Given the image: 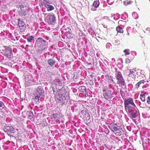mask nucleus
Listing matches in <instances>:
<instances>
[{
    "label": "nucleus",
    "mask_w": 150,
    "mask_h": 150,
    "mask_svg": "<svg viewBox=\"0 0 150 150\" xmlns=\"http://www.w3.org/2000/svg\"><path fill=\"white\" fill-rule=\"evenodd\" d=\"M1 53L8 58H11L13 57L12 49L10 47H5V49L1 50Z\"/></svg>",
    "instance_id": "obj_3"
},
{
    "label": "nucleus",
    "mask_w": 150,
    "mask_h": 150,
    "mask_svg": "<svg viewBox=\"0 0 150 150\" xmlns=\"http://www.w3.org/2000/svg\"><path fill=\"white\" fill-rule=\"evenodd\" d=\"M44 91L42 87L41 86H39L36 89V91L35 92V93L41 96V95L43 93Z\"/></svg>",
    "instance_id": "obj_8"
},
{
    "label": "nucleus",
    "mask_w": 150,
    "mask_h": 150,
    "mask_svg": "<svg viewBox=\"0 0 150 150\" xmlns=\"http://www.w3.org/2000/svg\"><path fill=\"white\" fill-rule=\"evenodd\" d=\"M28 112L29 114L28 116L30 120H33L34 119V117L33 112L30 111H29Z\"/></svg>",
    "instance_id": "obj_19"
},
{
    "label": "nucleus",
    "mask_w": 150,
    "mask_h": 150,
    "mask_svg": "<svg viewBox=\"0 0 150 150\" xmlns=\"http://www.w3.org/2000/svg\"><path fill=\"white\" fill-rule=\"evenodd\" d=\"M130 73L128 74V76L129 77H133L134 76V72L131 70H130Z\"/></svg>",
    "instance_id": "obj_28"
},
{
    "label": "nucleus",
    "mask_w": 150,
    "mask_h": 150,
    "mask_svg": "<svg viewBox=\"0 0 150 150\" xmlns=\"http://www.w3.org/2000/svg\"><path fill=\"white\" fill-rule=\"evenodd\" d=\"M65 94V91L63 89H61L59 90V94L60 96H63L64 97V94Z\"/></svg>",
    "instance_id": "obj_16"
},
{
    "label": "nucleus",
    "mask_w": 150,
    "mask_h": 150,
    "mask_svg": "<svg viewBox=\"0 0 150 150\" xmlns=\"http://www.w3.org/2000/svg\"><path fill=\"white\" fill-rule=\"evenodd\" d=\"M119 127V126L117 125L116 124L113 123L110 124L108 126L109 128L113 132H115V130H116Z\"/></svg>",
    "instance_id": "obj_7"
},
{
    "label": "nucleus",
    "mask_w": 150,
    "mask_h": 150,
    "mask_svg": "<svg viewBox=\"0 0 150 150\" xmlns=\"http://www.w3.org/2000/svg\"><path fill=\"white\" fill-rule=\"evenodd\" d=\"M125 107H129L133 106L135 107L136 105L133 101L132 98H129L128 99L125 98L124 100Z\"/></svg>",
    "instance_id": "obj_4"
},
{
    "label": "nucleus",
    "mask_w": 150,
    "mask_h": 150,
    "mask_svg": "<svg viewBox=\"0 0 150 150\" xmlns=\"http://www.w3.org/2000/svg\"><path fill=\"white\" fill-rule=\"evenodd\" d=\"M4 131L6 132H13L14 129L12 126H5Z\"/></svg>",
    "instance_id": "obj_10"
},
{
    "label": "nucleus",
    "mask_w": 150,
    "mask_h": 150,
    "mask_svg": "<svg viewBox=\"0 0 150 150\" xmlns=\"http://www.w3.org/2000/svg\"><path fill=\"white\" fill-rule=\"evenodd\" d=\"M129 114H130L132 116V117L133 118H135L137 117V115L136 113L132 111L131 112H130Z\"/></svg>",
    "instance_id": "obj_29"
},
{
    "label": "nucleus",
    "mask_w": 150,
    "mask_h": 150,
    "mask_svg": "<svg viewBox=\"0 0 150 150\" xmlns=\"http://www.w3.org/2000/svg\"><path fill=\"white\" fill-rule=\"evenodd\" d=\"M145 94H141L140 95V98L142 101L144 102L145 101Z\"/></svg>",
    "instance_id": "obj_25"
},
{
    "label": "nucleus",
    "mask_w": 150,
    "mask_h": 150,
    "mask_svg": "<svg viewBox=\"0 0 150 150\" xmlns=\"http://www.w3.org/2000/svg\"><path fill=\"white\" fill-rule=\"evenodd\" d=\"M27 13L25 10H21L20 12L19 11L20 14L21 16H25L27 15Z\"/></svg>",
    "instance_id": "obj_21"
},
{
    "label": "nucleus",
    "mask_w": 150,
    "mask_h": 150,
    "mask_svg": "<svg viewBox=\"0 0 150 150\" xmlns=\"http://www.w3.org/2000/svg\"><path fill=\"white\" fill-rule=\"evenodd\" d=\"M100 3L99 1H95L93 4V6L95 8H97L99 5Z\"/></svg>",
    "instance_id": "obj_24"
},
{
    "label": "nucleus",
    "mask_w": 150,
    "mask_h": 150,
    "mask_svg": "<svg viewBox=\"0 0 150 150\" xmlns=\"http://www.w3.org/2000/svg\"><path fill=\"white\" fill-rule=\"evenodd\" d=\"M126 63H129L130 62V59L128 58H127L125 60Z\"/></svg>",
    "instance_id": "obj_35"
},
{
    "label": "nucleus",
    "mask_w": 150,
    "mask_h": 150,
    "mask_svg": "<svg viewBox=\"0 0 150 150\" xmlns=\"http://www.w3.org/2000/svg\"><path fill=\"white\" fill-rule=\"evenodd\" d=\"M147 102L148 104H150V96H149L147 98Z\"/></svg>",
    "instance_id": "obj_36"
},
{
    "label": "nucleus",
    "mask_w": 150,
    "mask_h": 150,
    "mask_svg": "<svg viewBox=\"0 0 150 150\" xmlns=\"http://www.w3.org/2000/svg\"><path fill=\"white\" fill-rule=\"evenodd\" d=\"M103 93L104 98L108 100L112 98L113 96L110 90L106 86L104 87L103 88Z\"/></svg>",
    "instance_id": "obj_2"
},
{
    "label": "nucleus",
    "mask_w": 150,
    "mask_h": 150,
    "mask_svg": "<svg viewBox=\"0 0 150 150\" xmlns=\"http://www.w3.org/2000/svg\"><path fill=\"white\" fill-rule=\"evenodd\" d=\"M45 6L47 9H54V7L52 6L46 5Z\"/></svg>",
    "instance_id": "obj_30"
},
{
    "label": "nucleus",
    "mask_w": 150,
    "mask_h": 150,
    "mask_svg": "<svg viewBox=\"0 0 150 150\" xmlns=\"http://www.w3.org/2000/svg\"><path fill=\"white\" fill-rule=\"evenodd\" d=\"M47 20L49 23L54 25L56 21L55 17L53 14H49L47 17Z\"/></svg>",
    "instance_id": "obj_5"
},
{
    "label": "nucleus",
    "mask_w": 150,
    "mask_h": 150,
    "mask_svg": "<svg viewBox=\"0 0 150 150\" xmlns=\"http://www.w3.org/2000/svg\"><path fill=\"white\" fill-rule=\"evenodd\" d=\"M116 30L117 33H123L124 31L123 30L122 28L120 26H117L116 27Z\"/></svg>",
    "instance_id": "obj_17"
},
{
    "label": "nucleus",
    "mask_w": 150,
    "mask_h": 150,
    "mask_svg": "<svg viewBox=\"0 0 150 150\" xmlns=\"http://www.w3.org/2000/svg\"><path fill=\"white\" fill-rule=\"evenodd\" d=\"M66 30H67V34L68 33L70 35H72V34L71 33V29L69 28L68 27L67 28H66Z\"/></svg>",
    "instance_id": "obj_31"
},
{
    "label": "nucleus",
    "mask_w": 150,
    "mask_h": 150,
    "mask_svg": "<svg viewBox=\"0 0 150 150\" xmlns=\"http://www.w3.org/2000/svg\"><path fill=\"white\" fill-rule=\"evenodd\" d=\"M133 1H128L127 0L125 1H124V4L125 6H127L129 4H131L132 3Z\"/></svg>",
    "instance_id": "obj_20"
},
{
    "label": "nucleus",
    "mask_w": 150,
    "mask_h": 150,
    "mask_svg": "<svg viewBox=\"0 0 150 150\" xmlns=\"http://www.w3.org/2000/svg\"><path fill=\"white\" fill-rule=\"evenodd\" d=\"M117 80L118 79H121L123 78V77H122V76L121 74V73L120 71L117 72Z\"/></svg>",
    "instance_id": "obj_26"
},
{
    "label": "nucleus",
    "mask_w": 150,
    "mask_h": 150,
    "mask_svg": "<svg viewBox=\"0 0 150 150\" xmlns=\"http://www.w3.org/2000/svg\"><path fill=\"white\" fill-rule=\"evenodd\" d=\"M18 23L20 31L21 32L24 31L26 29V27L24 22L20 19H18Z\"/></svg>",
    "instance_id": "obj_6"
},
{
    "label": "nucleus",
    "mask_w": 150,
    "mask_h": 150,
    "mask_svg": "<svg viewBox=\"0 0 150 150\" xmlns=\"http://www.w3.org/2000/svg\"><path fill=\"white\" fill-rule=\"evenodd\" d=\"M0 107L3 109L5 107L4 103L1 101H0Z\"/></svg>",
    "instance_id": "obj_33"
},
{
    "label": "nucleus",
    "mask_w": 150,
    "mask_h": 150,
    "mask_svg": "<svg viewBox=\"0 0 150 150\" xmlns=\"http://www.w3.org/2000/svg\"><path fill=\"white\" fill-rule=\"evenodd\" d=\"M34 37L32 35L28 37L27 40L28 42H31L34 39Z\"/></svg>",
    "instance_id": "obj_27"
},
{
    "label": "nucleus",
    "mask_w": 150,
    "mask_h": 150,
    "mask_svg": "<svg viewBox=\"0 0 150 150\" xmlns=\"http://www.w3.org/2000/svg\"><path fill=\"white\" fill-rule=\"evenodd\" d=\"M53 117L54 118V119L58 120V115L57 113L53 114Z\"/></svg>",
    "instance_id": "obj_32"
},
{
    "label": "nucleus",
    "mask_w": 150,
    "mask_h": 150,
    "mask_svg": "<svg viewBox=\"0 0 150 150\" xmlns=\"http://www.w3.org/2000/svg\"><path fill=\"white\" fill-rule=\"evenodd\" d=\"M35 97L34 98L36 102H39V98L41 96L39 95H38L35 93Z\"/></svg>",
    "instance_id": "obj_23"
},
{
    "label": "nucleus",
    "mask_w": 150,
    "mask_h": 150,
    "mask_svg": "<svg viewBox=\"0 0 150 150\" xmlns=\"http://www.w3.org/2000/svg\"><path fill=\"white\" fill-rule=\"evenodd\" d=\"M123 132V131L122 130L121 128H120V127H118V129L116 130H115V132H113L115 134L116 136H120Z\"/></svg>",
    "instance_id": "obj_9"
},
{
    "label": "nucleus",
    "mask_w": 150,
    "mask_h": 150,
    "mask_svg": "<svg viewBox=\"0 0 150 150\" xmlns=\"http://www.w3.org/2000/svg\"><path fill=\"white\" fill-rule=\"evenodd\" d=\"M150 1V0H149Z\"/></svg>",
    "instance_id": "obj_43"
},
{
    "label": "nucleus",
    "mask_w": 150,
    "mask_h": 150,
    "mask_svg": "<svg viewBox=\"0 0 150 150\" xmlns=\"http://www.w3.org/2000/svg\"><path fill=\"white\" fill-rule=\"evenodd\" d=\"M104 18L108 20V21L110 20V19L108 18V17L107 16H104Z\"/></svg>",
    "instance_id": "obj_37"
},
{
    "label": "nucleus",
    "mask_w": 150,
    "mask_h": 150,
    "mask_svg": "<svg viewBox=\"0 0 150 150\" xmlns=\"http://www.w3.org/2000/svg\"><path fill=\"white\" fill-rule=\"evenodd\" d=\"M23 7L22 5H20V7L21 9H22V7Z\"/></svg>",
    "instance_id": "obj_39"
},
{
    "label": "nucleus",
    "mask_w": 150,
    "mask_h": 150,
    "mask_svg": "<svg viewBox=\"0 0 150 150\" xmlns=\"http://www.w3.org/2000/svg\"><path fill=\"white\" fill-rule=\"evenodd\" d=\"M145 82V81H144V80H142L138 82L135 85V86L137 88H138L139 87L140 85L142 84H144V83Z\"/></svg>",
    "instance_id": "obj_15"
},
{
    "label": "nucleus",
    "mask_w": 150,
    "mask_h": 150,
    "mask_svg": "<svg viewBox=\"0 0 150 150\" xmlns=\"http://www.w3.org/2000/svg\"><path fill=\"white\" fill-rule=\"evenodd\" d=\"M81 113L82 114L83 117H88L89 115V113L86 110H82L81 112Z\"/></svg>",
    "instance_id": "obj_13"
},
{
    "label": "nucleus",
    "mask_w": 150,
    "mask_h": 150,
    "mask_svg": "<svg viewBox=\"0 0 150 150\" xmlns=\"http://www.w3.org/2000/svg\"><path fill=\"white\" fill-rule=\"evenodd\" d=\"M79 89L81 92L83 93H86V88L85 86H81L79 87Z\"/></svg>",
    "instance_id": "obj_14"
},
{
    "label": "nucleus",
    "mask_w": 150,
    "mask_h": 150,
    "mask_svg": "<svg viewBox=\"0 0 150 150\" xmlns=\"http://www.w3.org/2000/svg\"><path fill=\"white\" fill-rule=\"evenodd\" d=\"M84 94H85L84 96L85 97H86L88 96V94L87 92H86V93H85Z\"/></svg>",
    "instance_id": "obj_38"
},
{
    "label": "nucleus",
    "mask_w": 150,
    "mask_h": 150,
    "mask_svg": "<svg viewBox=\"0 0 150 150\" xmlns=\"http://www.w3.org/2000/svg\"><path fill=\"white\" fill-rule=\"evenodd\" d=\"M52 89H53V92H54L55 91L54 90V88H53V87L52 88Z\"/></svg>",
    "instance_id": "obj_40"
},
{
    "label": "nucleus",
    "mask_w": 150,
    "mask_h": 150,
    "mask_svg": "<svg viewBox=\"0 0 150 150\" xmlns=\"http://www.w3.org/2000/svg\"><path fill=\"white\" fill-rule=\"evenodd\" d=\"M47 14V13H44V15H46V14Z\"/></svg>",
    "instance_id": "obj_41"
},
{
    "label": "nucleus",
    "mask_w": 150,
    "mask_h": 150,
    "mask_svg": "<svg viewBox=\"0 0 150 150\" xmlns=\"http://www.w3.org/2000/svg\"><path fill=\"white\" fill-rule=\"evenodd\" d=\"M124 52L125 53V55H129L130 54L129 49H125Z\"/></svg>",
    "instance_id": "obj_34"
},
{
    "label": "nucleus",
    "mask_w": 150,
    "mask_h": 150,
    "mask_svg": "<svg viewBox=\"0 0 150 150\" xmlns=\"http://www.w3.org/2000/svg\"><path fill=\"white\" fill-rule=\"evenodd\" d=\"M117 80V83L120 86L122 87L125 86V83L123 78L118 79Z\"/></svg>",
    "instance_id": "obj_11"
},
{
    "label": "nucleus",
    "mask_w": 150,
    "mask_h": 150,
    "mask_svg": "<svg viewBox=\"0 0 150 150\" xmlns=\"http://www.w3.org/2000/svg\"><path fill=\"white\" fill-rule=\"evenodd\" d=\"M125 109L127 112H128V113H129L130 112H131L133 110L132 109V106L129 107H125Z\"/></svg>",
    "instance_id": "obj_18"
},
{
    "label": "nucleus",
    "mask_w": 150,
    "mask_h": 150,
    "mask_svg": "<svg viewBox=\"0 0 150 150\" xmlns=\"http://www.w3.org/2000/svg\"><path fill=\"white\" fill-rule=\"evenodd\" d=\"M47 62L49 65L51 66H52L55 64V61L54 60L50 59L47 60Z\"/></svg>",
    "instance_id": "obj_12"
},
{
    "label": "nucleus",
    "mask_w": 150,
    "mask_h": 150,
    "mask_svg": "<svg viewBox=\"0 0 150 150\" xmlns=\"http://www.w3.org/2000/svg\"><path fill=\"white\" fill-rule=\"evenodd\" d=\"M118 23L119 24L122 26H124L125 25H126L127 23L126 21H124L121 20L119 21Z\"/></svg>",
    "instance_id": "obj_22"
},
{
    "label": "nucleus",
    "mask_w": 150,
    "mask_h": 150,
    "mask_svg": "<svg viewBox=\"0 0 150 150\" xmlns=\"http://www.w3.org/2000/svg\"><path fill=\"white\" fill-rule=\"evenodd\" d=\"M46 41L42 38H38L36 41L35 45L36 51L38 54H41L45 51L47 48Z\"/></svg>",
    "instance_id": "obj_1"
},
{
    "label": "nucleus",
    "mask_w": 150,
    "mask_h": 150,
    "mask_svg": "<svg viewBox=\"0 0 150 150\" xmlns=\"http://www.w3.org/2000/svg\"><path fill=\"white\" fill-rule=\"evenodd\" d=\"M48 11H51V10H48Z\"/></svg>",
    "instance_id": "obj_42"
}]
</instances>
